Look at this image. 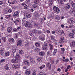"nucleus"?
I'll return each mask as SVG.
<instances>
[{
	"label": "nucleus",
	"instance_id": "obj_1",
	"mask_svg": "<svg viewBox=\"0 0 75 75\" xmlns=\"http://www.w3.org/2000/svg\"><path fill=\"white\" fill-rule=\"evenodd\" d=\"M24 25L26 27H28L29 28H33V25L28 21L25 22Z\"/></svg>",
	"mask_w": 75,
	"mask_h": 75
},
{
	"label": "nucleus",
	"instance_id": "obj_2",
	"mask_svg": "<svg viewBox=\"0 0 75 75\" xmlns=\"http://www.w3.org/2000/svg\"><path fill=\"white\" fill-rule=\"evenodd\" d=\"M25 57L26 58H28V59H30V61L31 63H34V62H35V61H34V59L32 58L31 56H29L27 54H26Z\"/></svg>",
	"mask_w": 75,
	"mask_h": 75
},
{
	"label": "nucleus",
	"instance_id": "obj_3",
	"mask_svg": "<svg viewBox=\"0 0 75 75\" xmlns=\"http://www.w3.org/2000/svg\"><path fill=\"white\" fill-rule=\"evenodd\" d=\"M67 22L69 24H70V25H73V24H75V21L71 19H69Z\"/></svg>",
	"mask_w": 75,
	"mask_h": 75
},
{
	"label": "nucleus",
	"instance_id": "obj_4",
	"mask_svg": "<svg viewBox=\"0 0 75 75\" xmlns=\"http://www.w3.org/2000/svg\"><path fill=\"white\" fill-rule=\"evenodd\" d=\"M45 45H43L42 46V48L43 50H48V45L47 43H45Z\"/></svg>",
	"mask_w": 75,
	"mask_h": 75
},
{
	"label": "nucleus",
	"instance_id": "obj_5",
	"mask_svg": "<svg viewBox=\"0 0 75 75\" xmlns=\"http://www.w3.org/2000/svg\"><path fill=\"white\" fill-rule=\"evenodd\" d=\"M24 16L26 18H30L32 16L31 14L30 13H27L24 14Z\"/></svg>",
	"mask_w": 75,
	"mask_h": 75
},
{
	"label": "nucleus",
	"instance_id": "obj_6",
	"mask_svg": "<svg viewBox=\"0 0 75 75\" xmlns=\"http://www.w3.org/2000/svg\"><path fill=\"white\" fill-rule=\"evenodd\" d=\"M23 63L26 65V66H28L30 64V63L28 62V61L27 60H23Z\"/></svg>",
	"mask_w": 75,
	"mask_h": 75
},
{
	"label": "nucleus",
	"instance_id": "obj_7",
	"mask_svg": "<svg viewBox=\"0 0 75 75\" xmlns=\"http://www.w3.org/2000/svg\"><path fill=\"white\" fill-rule=\"evenodd\" d=\"M13 68H14V69H19L20 67L18 64L15 65L14 64H13L12 65Z\"/></svg>",
	"mask_w": 75,
	"mask_h": 75
},
{
	"label": "nucleus",
	"instance_id": "obj_8",
	"mask_svg": "<svg viewBox=\"0 0 75 75\" xmlns=\"http://www.w3.org/2000/svg\"><path fill=\"white\" fill-rule=\"evenodd\" d=\"M53 8L54 11L57 13H59L60 11L59 8L56 6L53 7Z\"/></svg>",
	"mask_w": 75,
	"mask_h": 75
},
{
	"label": "nucleus",
	"instance_id": "obj_9",
	"mask_svg": "<svg viewBox=\"0 0 75 75\" xmlns=\"http://www.w3.org/2000/svg\"><path fill=\"white\" fill-rule=\"evenodd\" d=\"M8 41L11 44H14L15 42L14 39L12 38H10L8 39Z\"/></svg>",
	"mask_w": 75,
	"mask_h": 75
},
{
	"label": "nucleus",
	"instance_id": "obj_10",
	"mask_svg": "<svg viewBox=\"0 0 75 75\" xmlns=\"http://www.w3.org/2000/svg\"><path fill=\"white\" fill-rule=\"evenodd\" d=\"M20 22L21 21L20 19L18 18L16 19L15 21H14V22L16 25H17V23H20Z\"/></svg>",
	"mask_w": 75,
	"mask_h": 75
},
{
	"label": "nucleus",
	"instance_id": "obj_11",
	"mask_svg": "<svg viewBox=\"0 0 75 75\" xmlns=\"http://www.w3.org/2000/svg\"><path fill=\"white\" fill-rule=\"evenodd\" d=\"M70 47L71 48H73L75 47V41H73L70 43Z\"/></svg>",
	"mask_w": 75,
	"mask_h": 75
},
{
	"label": "nucleus",
	"instance_id": "obj_12",
	"mask_svg": "<svg viewBox=\"0 0 75 75\" xmlns=\"http://www.w3.org/2000/svg\"><path fill=\"white\" fill-rule=\"evenodd\" d=\"M7 31L9 33H10L13 30V28L11 27H8L7 28Z\"/></svg>",
	"mask_w": 75,
	"mask_h": 75
},
{
	"label": "nucleus",
	"instance_id": "obj_13",
	"mask_svg": "<svg viewBox=\"0 0 75 75\" xmlns=\"http://www.w3.org/2000/svg\"><path fill=\"white\" fill-rule=\"evenodd\" d=\"M25 73L26 75H30L31 74V71L30 69H27L26 70Z\"/></svg>",
	"mask_w": 75,
	"mask_h": 75
},
{
	"label": "nucleus",
	"instance_id": "obj_14",
	"mask_svg": "<svg viewBox=\"0 0 75 75\" xmlns=\"http://www.w3.org/2000/svg\"><path fill=\"white\" fill-rule=\"evenodd\" d=\"M15 58L17 60H19L20 59V55L18 54V53H17L15 56Z\"/></svg>",
	"mask_w": 75,
	"mask_h": 75
},
{
	"label": "nucleus",
	"instance_id": "obj_15",
	"mask_svg": "<svg viewBox=\"0 0 75 75\" xmlns=\"http://www.w3.org/2000/svg\"><path fill=\"white\" fill-rule=\"evenodd\" d=\"M64 8L66 10H68V9H69V8H70V5H69V4L68 3L64 7Z\"/></svg>",
	"mask_w": 75,
	"mask_h": 75
},
{
	"label": "nucleus",
	"instance_id": "obj_16",
	"mask_svg": "<svg viewBox=\"0 0 75 75\" xmlns=\"http://www.w3.org/2000/svg\"><path fill=\"white\" fill-rule=\"evenodd\" d=\"M19 15V13L17 11L15 12H14V14H13V17L16 18L18 16V15Z\"/></svg>",
	"mask_w": 75,
	"mask_h": 75
},
{
	"label": "nucleus",
	"instance_id": "obj_17",
	"mask_svg": "<svg viewBox=\"0 0 75 75\" xmlns=\"http://www.w3.org/2000/svg\"><path fill=\"white\" fill-rule=\"evenodd\" d=\"M22 44V41L19 40L17 43V45L18 47H20L21 45Z\"/></svg>",
	"mask_w": 75,
	"mask_h": 75
},
{
	"label": "nucleus",
	"instance_id": "obj_18",
	"mask_svg": "<svg viewBox=\"0 0 75 75\" xmlns=\"http://www.w3.org/2000/svg\"><path fill=\"white\" fill-rule=\"evenodd\" d=\"M5 11L6 13H11L12 12V10L11 9H9L8 10L7 9H6L5 10Z\"/></svg>",
	"mask_w": 75,
	"mask_h": 75
},
{
	"label": "nucleus",
	"instance_id": "obj_19",
	"mask_svg": "<svg viewBox=\"0 0 75 75\" xmlns=\"http://www.w3.org/2000/svg\"><path fill=\"white\" fill-rule=\"evenodd\" d=\"M45 37V36L44 35H41V37H39V38H40V40H41V41H44V40Z\"/></svg>",
	"mask_w": 75,
	"mask_h": 75
},
{
	"label": "nucleus",
	"instance_id": "obj_20",
	"mask_svg": "<svg viewBox=\"0 0 75 75\" xmlns=\"http://www.w3.org/2000/svg\"><path fill=\"white\" fill-rule=\"evenodd\" d=\"M10 52L9 51H7L6 52L5 55L6 57H8V56H10Z\"/></svg>",
	"mask_w": 75,
	"mask_h": 75
},
{
	"label": "nucleus",
	"instance_id": "obj_21",
	"mask_svg": "<svg viewBox=\"0 0 75 75\" xmlns=\"http://www.w3.org/2000/svg\"><path fill=\"white\" fill-rule=\"evenodd\" d=\"M11 62L13 64H17L18 62V61H17L15 59H11Z\"/></svg>",
	"mask_w": 75,
	"mask_h": 75
},
{
	"label": "nucleus",
	"instance_id": "obj_22",
	"mask_svg": "<svg viewBox=\"0 0 75 75\" xmlns=\"http://www.w3.org/2000/svg\"><path fill=\"white\" fill-rule=\"evenodd\" d=\"M75 12V9L74 8H72L70 11V13L71 14H74Z\"/></svg>",
	"mask_w": 75,
	"mask_h": 75
},
{
	"label": "nucleus",
	"instance_id": "obj_23",
	"mask_svg": "<svg viewBox=\"0 0 75 75\" xmlns=\"http://www.w3.org/2000/svg\"><path fill=\"white\" fill-rule=\"evenodd\" d=\"M11 17V15H6L5 16V17L6 19H9Z\"/></svg>",
	"mask_w": 75,
	"mask_h": 75
},
{
	"label": "nucleus",
	"instance_id": "obj_24",
	"mask_svg": "<svg viewBox=\"0 0 75 75\" xmlns=\"http://www.w3.org/2000/svg\"><path fill=\"white\" fill-rule=\"evenodd\" d=\"M46 66H47L49 70L51 69V64L50 63H47L46 64Z\"/></svg>",
	"mask_w": 75,
	"mask_h": 75
},
{
	"label": "nucleus",
	"instance_id": "obj_25",
	"mask_svg": "<svg viewBox=\"0 0 75 75\" xmlns=\"http://www.w3.org/2000/svg\"><path fill=\"white\" fill-rule=\"evenodd\" d=\"M42 57H39L38 58L37 61L38 62H42Z\"/></svg>",
	"mask_w": 75,
	"mask_h": 75
},
{
	"label": "nucleus",
	"instance_id": "obj_26",
	"mask_svg": "<svg viewBox=\"0 0 75 75\" xmlns=\"http://www.w3.org/2000/svg\"><path fill=\"white\" fill-rule=\"evenodd\" d=\"M48 4L50 6H52V4H53V1L52 0H50L48 2Z\"/></svg>",
	"mask_w": 75,
	"mask_h": 75
},
{
	"label": "nucleus",
	"instance_id": "obj_27",
	"mask_svg": "<svg viewBox=\"0 0 75 75\" xmlns=\"http://www.w3.org/2000/svg\"><path fill=\"white\" fill-rule=\"evenodd\" d=\"M69 37L71 38H74V37H75V35H74V34L72 33L69 34Z\"/></svg>",
	"mask_w": 75,
	"mask_h": 75
},
{
	"label": "nucleus",
	"instance_id": "obj_28",
	"mask_svg": "<svg viewBox=\"0 0 75 75\" xmlns=\"http://www.w3.org/2000/svg\"><path fill=\"white\" fill-rule=\"evenodd\" d=\"M4 49H1L0 50V54H1V55H2L3 54H4Z\"/></svg>",
	"mask_w": 75,
	"mask_h": 75
},
{
	"label": "nucleus",
	"instance_id": "obj_29",
	"mask_svg": "<svg viewBox=\"0 0 75 75\" xmlns=\"http://www.w3.org/2000/svg\"><path fill=\"white\" fill-rule=\"evenodd\" d=\"M35 16H36V17H39V16H40L39 12L38 11H36L35 13Z\"/></svg>",
	"mask_w": 75,
	"mask_h": 75
},
{
	"label": "nucleus",
	"instance_id": "obj_30",
	"mask_svg": "<svg viewBox=\"0 0 75 75\" xmlns=\"http://www.w3.org/2000/svg\"><path fill=\"white\" fill-rule=\"evenodd\" d=\"M39 55L40 56H44L45 55V53L44 52H42L39 53Z\"/></svg>",
	"mask_w": 75,
	"mask_h": 75
},
{
	"label": "nucleus",
	"instance_id": "obj_31",
	"mask_svg": "<svg viewBox=\"0 0 75 75\" xmlns=\"http://www.w3.org/2000/svg\"><path fill=\"white\" fill-rule=\"evenodd\" d=\"M45 67V65H43L42 66L39 67V68L40 69V70H42V69H43Z\"/></svg>",
	"mask_w": 75,
	"mask_h": 75
},
{
	"label": "nucleus",
	"instance_id": "obj_32",
	"mask_svg": "<svg viewBox=\"0 0 75 75\" xmlns=\"http://www.w3.org/2000/svg\"><path fill=\"white\" fill-rule=\"evenodd\" d=\"M53 43L55 44L56 45H57L58 44V42L56 39H54V40L52 42Z\"/></svg>",
	"mask_w": 75,
	"mask_h": 75
},
{
	"label": "nucleus",
	"instance_id": "obj_33",
	"mask_svg": "<svg viewBox=\"0 0 75 75\" xmlns=\"http://www.w3.org/2000/svg\"><path fill=\"white\" fill-rule=\"evenodd\" d=\"M55 19L57 20H60V17L58 15H56L55 16Z\"/></svg>",
	"mask_w": 75,
	"mask_h": 75
},
{
	"label": "nucleus",
	"instance_id": "obj_34",
	"mask_svg": "<svg viewBox=\"0 0 75 75\" xmlns=\"http://www.w3.org/2000/svg\"><path fill=\"white\" fill-rule=\"evenodd\" d=\"M38 7V5L36 4H33L32 5V7L33 8H37Z\"/></svg>",
	"mask_w": 75,
	"mask_h": 75
},
{
	"label": "nucleus",
	"instance_id": "obj_35",
	"mask_svg": "<svg viewBox=\"0 0 75 75\" xmlns=\"http://www.w3.org/2000/svg\"><path fill=\"white\" fill-rule=\"evenodd\" d=\"M31 32L32 33H37V32H38V30H31Z\"/></svg>",
	"mask_w": 75,
	"mask_h": 75
},
{
	"label": "nucleus",
	"instance_id": "obj_36",
	"mask_svg": "<svg viewBox=\"0 0 75 75\" xmlns=\"http://www.w3.org/2000/svg\"><path fill=\"white\" fill-rule=\"evenodd\" d=\"M5 69L6 70H8V69H10L9 67H8V64H7L6 65L5 67Z\"/></svg>",
	"mask_w": 75,
	"mask_h": 75
},
{
	"label": "nucleus",
	"instance_id": "obj_37",
	"mask_svg": "<svg viewBox=\"0 0 75 75\" xmlns=\"http://www.w3.org/2000/svg\"><path fill=\"white\" fill-rule=\"evenodd\" d=\"M28 7H29V6L27 5H26L23 7V9H24V10H27L28 8Z\"/></svg>",
	"mask_w": 75,
	"mask_h": 75
},
{
	"label": "nucleus",
	"instance_id": "obj_38",
	"mask_svg": "<svg viewBox=\"0 0 75 75\" xmlns=\"http://www.w3.org/2000/svg\"><path fill=\"white\" fill-rule=\"evenodd\" d=\"M49 47H50V49L51 50H52V49H53V45L51 44H49Z\"/></svg>",
	"mask_w": 75,
	"mask_h": 75
},
{
	"label": "nucleus",
	"instance_id": "obj_39",
	"mask_svg": "<svg viewBox=\"0 0 75 75\" xmlns=\"http://www.w3.org/2000/svg\"><path fill=\"white\" fill-rule=\"evenodd\" d=\"M40 2L39 0H34V3L35 4H38Z\"/></svg>",
	"mask_w": 75,
	"mask_h": 75
},
{
	"label": "nucleus",
	"instance_id": "obj_40",
	"mask_svg": "<svg viewBox=\"0 0 75 75\" xmlns=\"http://www.w3.org/2000/svg\"><path fill=\"white\" fill-rule=\"evenodd\" d=\"M60 34L62 35H63V36H64L65 35V33H64V32L63 30L61 31Z\"/></svg>",
	"mask_w": 75,
	"mask_h": 75
},
{
	"label": "nucleus",
	"instance_id": "obj_41",
	"mask_svg": "<svg viewBox=\"0 0 75 75\" xmlns=\"http://www.w3.org/2000/svg\"><path fill=\"white\" fill-rule=\"evenodd\" d=\"M19 52L21 54H24V52H23V50H20L19 51Z\"/></svg>",
	"mask_w": 75,
	"mask_h": 75
},
{
	"label": "nucleus",
	"instance_id": "obj_42",
	"mask_svg": "<svg viewBox=\"0 0 75 75\" xmlns=\"http://www.w3.org/2000/svg\"><path fill=\"white\" fill-rule=\"evenodd\" d=\"M18 34L17 33H16L15 34V36L14 37V38L15 40H17V39L18 38Z\"/></svg>",
	"mask_w": 75,
	"mask_h": 75
},
{
	"label": "nucleus",
	"instance_id": "obj_43",
	"mask_svg": "<svg viewBox=\"0 0 75 75\" xmlns=\"http://www.w3.org/2000/svg\"><path fill=\"white\" fill-rule=\"evenodd\" d=\"M35 45L36 47H40V44L38 42H36L35 43Z\"/></svg>",
	"mask_w": 75,
	"mask_h": 75
},
{
	"label": "nucleus",
	"instance_id": "obj_44",
	"mask_svg": "<svg viewBox=\"0 0 75 75\" xmlns=\"http://www.w3.org/2000/svg\"><path fill=\"white\" fill-rule=\"evenodd\" d=\"M25 2L27 4H30V0H26Z\"/></svg>",
	"mask_w": 75,
	"mask_h": 75
},
{
	"label": "nucleus",
	"instance_id": "obj_45",
	"mask_svg": "<svg viewBox=\"0 0 75 75\" xmlns=\"http://www.w3.org/2000/svg\"><path fill=\"white\" fill-rule=\"evenodd\" d=\"M71 6H72L73 7H74V8H75V3H74V2H72L71 4Z\"/></svg>",
	"mask_w": 75,
	"mask_h": 75
},
{
	"label": "nucleus",
	"instance_id": "obj_46",
	"mask_svg": "<svg viewBox=\"0 0 75 75\" xmlns=\"http://www.w3.org/2000/svg\"><path fill=\"white\" fill-rule=\"evenodd\" d=\"M5 61H6V60H5V59H2L0 61V63H2L3 62H5Z\"/></svg>",
	"mask_w": 75,
	"mask_h": 75
},
{
	"label": "nucleus",
	"instance_id": "obj_47",
	"mask_svg": "<svg viewBox=\"0 0 75 75\" xmlns=\"http://www.w3.org/2000/svg\"><path fill=\"white\" fill-rule=\"evenodd\" d=\"M57 1H59V2H60V3L62 4H63V1H62V0H57Z\"/></svg>",
	"mask_w": 75,
	"mask_h": 75
},
{
	"label": "nucleus",
	"instance_id": "obj_48",
	"mask_svg": "<svg viewBox=\"0 0 75 75\" xmlns=\"http://www.w3.org/2000/svg\"><path fill=\"white\" fill-rule=\"evenodd\" d=\"M37 75V72L36 71H34L32 74V75Z\"/></svg>",
	"mask_w": 75,
	"mask_h": 75
},
{
	"label": "nucleus",
	"instance_id": "obj_49",
	"mask_svg": "<svg viewBox=\"0 0 75 75\" xmlns=\"http://www.w3.org/2000/svg\"><path fill=\"white\" fill-rule=\"evenodd\" d=\"M2 40L4 41V42H6V38L5 37H2Z\"/></svg>",
	"mask_w": 75,
	"mask_h": 75
},
{
	"label": "nucleus",
	"instance_id": "obj_50",
	"mask_svg": "<svg viewBox=\"0 0 75 75\" xmlns=\"http://www.w3.org/2000/svg\"><path fill=\"white\" fill-rule=\"evenodd\" d=\"M50 38H51L52 42L54 40V39H54V37H53V36H51Z\"/></svg>",
	"mask_w": 75,
	"mask_h": 75
},
{
	"label": "nucleus",
	"instance_id": "obj_51",
	"mask_svg": "<svg viewBox=\"0 0 75 75\" xmlns=\"http://www.w3.org/2000/svg\"><path fill=\"white\" fill-rule=\"evenodd\" d=\"M43 74H44V72H40L38 73V75H43Z\"/></svg>",
	"mask_w": 75,
	"mask_h": 75
},
{
	"label": "nucleus",
	"instance_id": "obj_52",
	"mask_svg": "<svg viewBox=\"0 0 75 75\" xmlns=\"http://www.w3.org/2000/svg\"><path fill=\"white\" fill-rule=\"evenodd\" d=\"M64 41L63 40H60V44H63L64 42Z\"/></svg>",
	"mask_w": 75,
	"mask_h": 75
},
{
	"label": "nucleus",
	"instance_id": "obj_53",
	"mask_svg": "<svg viewBox=\"0 0 75 75\" xmlns=\"http://www.w3.org/2000/svg\"><path fill=\"white\" fill-rule=\"evenodd\" d=\"M63 61H64V62H68V61H69V60L68 59H66L64 60H63Z\"/></svg>",
	"mask_w": 75,
	"mask_h": 75
},
{
	"label": "nucleus",
	"instance_id": "obj_54",
	"mask_svg": "<svg viewBox=\"0 0 75 75\" xmlns=\"http://www.w3.org/2000/svg\"><path fill=\"white\" fill-rule=\"evenodd\" d=\"M60 40H65V39H64V37L62 36L60 38Z\"/></svg>",
	"mask_w": 75,
	"mask_h": 75
},
{
	"label": "nucleus",
	"instance_id": "obj_55",
	"mask_svg": "<svg viewBox=\"0 0 75 75\" xmlns=\"http://www.w3.org/2000/svg\"><path fill=\"white\" fill-rule=\"evenodd\" d=\"M12 50V52H13V54H14V53L16 52V49H13Z\"/></svg>",
	"mask_w": 75,
	"mask_h": 75
},
{
	"label": "nucleus",
	"instance_id": "obj_56",
	"mask_svg": "<svg viewBox=\"0 0 75 75\" xmlns=\"http://www.w3.org/2000/svg\"><path fill=\"white\" fill-rule=\"evenodd\" d=\"M29 35H30V36H32V35H33V33H32V32L31 31V30H30V31L29 32Z\"/></svg>",
	"mask_w": 75,
	"mask_h": 75
},
{
	"label": "nucleus",
	"instance_id": "obj_57",
	"mask_svg": "<svg viewBox=\"0 0 75 75\" xmlns=\"http://www.w3.org/2000/svg\"><path fill=\"white\" fill-rule=\"evenodd\" d=\"M50 54H51V52H50V51H48L47 53V55L49 56V55H50Z\"/></svg>",
	"mask_w": 75,
	"mask_h": 75
},
{
	"label": "nucleus",
	"instance_id": "obj_58",
	"mask_svg": "<svg viewBox=\"0 0 75 75\" xmlns=\"http://www.w3.org/2000/svg\"><path fill=\"white\" fill-rule=\"evenodd\" d=\"M18 74H19V73L18 72L16 71L14 75H18Z\"/></svg>",
	"mask_w": 75,
	"mask_h": 75
},
{
	"label": "nucleus",
	"instance_id": "obj_59",
	"mask_svg": "<svg viewBox=\"0 0 75 75\" xmlns=\"http://www.w3.org/2000/svg\"><path fill=\"white\" fill-rule=\"evenodd\" d=\"M26 45L28 46L30 45V42H28L26 43Z\"/></svg>",
	"mask_w": 75,
	"mask_h": 75
},
{
	"label": "nucleus",
	"instance_id": "obj_60",
	"mask_svg": "<svg viewBox=\"0 0 75 75\" xmlns=\"http://www.w3.org/2000/svg\"><path fill=\"white\" fill-rule=\"evenodd\" d=\"M25 20H26V19L25 18H24L22 20V21L23 22H25Z\"/></svg>",
	"mask_w": 75,
	"mask_h": 75
},
{
	"label": "nucleus",
	"instance_id": "obj_61",
	"mask_svg": "<svg viewBox=\"0 0 75 75\" xmlns=\"http://www.w3.org/2000/svg\"><path fill=\"white\" fill-rule=\"evenodd\" d=\"M13 31L15 32H16L17 31V29H16V28L14 29H13Z\"/></svg>",
	"mask_w": 75,
	"mask_h": 75
},
{
	"label": "nucleus",
	"instance_id": "obj_62",
	"mask_svg": "<svg viewBox=\"0 0 75 75\" xmlns=\"http://www.w3.org/2000/svg\"><path fill=\"white\" fill-rule=\"evenodd\" d=\"M35 51H36H36H39V49L38 48H35Z\"/></svg>",
	"mask_w": 75,
	"mask_h": 75
},
{
	"label": "nucleus",
	"instance_id": "obj_63",
	"mask_svg": "<svg viewBox=\"0 0 75 75\" xmlns=\"http://www.w3.org/2000/svg\"><path fill=\"white\" fill-rule=\"evenodd\" d=\"M57 71L59 72H60V71H61V69H60L59 68H58L57 69Z\"/></svg>",
	"mask_w": 75,
	"mask_h": 75
},
{
	"label": "nucleus",
	"instance_id": "obj_64",
	"mask_svg": "<svg viewBox=\"0 0 75 75\" xmlns=\"http://www.w3.org/2000/svg\"><path fill=\"white\" fill-rule=\"evenodd\" d=\"M69 68H71V66H70V65H69L67 66V69H69Z\"/></svg>",
	"mask_w": 75,
	"mask_h": 75
}]
</instances>
